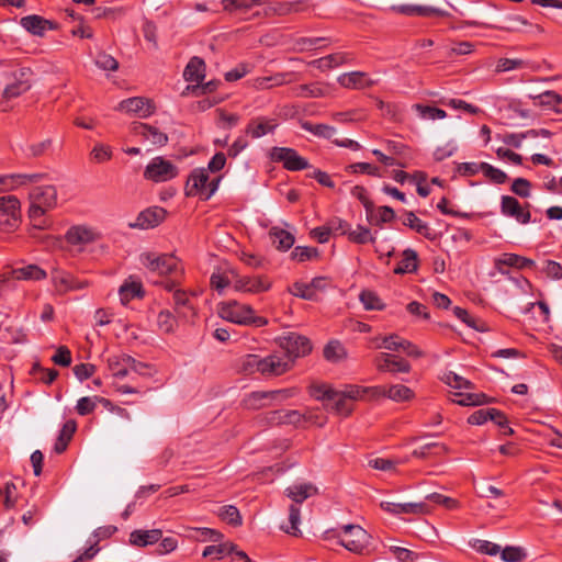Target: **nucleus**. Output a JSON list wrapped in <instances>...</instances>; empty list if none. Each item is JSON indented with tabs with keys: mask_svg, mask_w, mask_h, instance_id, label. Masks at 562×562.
<instances>
[{
	"mask_svg": "<svg viewBox=\"0 0 562 562\" xmlns=\"http://www.w3.org/2000/svg\"><path fill=\"white\" fill-rule=\"evenodd\" d=\"M29 217L35 228L45 229L46 220L44 215L57 204V191L54 186H36L30 193Z\"/></svg>",
	"mask_w": 562,
	"mask_h": 562,
	"instance_id": "1",
	"label": "nucleus"
},
{
	"mask_svg": "<svg viewBox=\"0 0 562 562\" xmlns=\"http://www.w3.org/2000/svg\"><path fill=\"white\" fill-rule=\"evenodd\" d=\"M217 313L223 319L239 325H255L260 327L267 324L266 318L254 315V310L249 305L240 304L237 301L221 303Z\"/></svg>",
	"mask_w": 562,
	"mask_h": 562,
	"instance_id": "2",
	"label": "nucleus"
},
{
	"mask_svg": "<svg viewBox=\"0 0 562 562\" xmlns=\"http://www.w3.org/2000/svg\"><path fill=\"white\" fill-rule=\"evenodd\" d=\"M140 263L159 276L178 277L183 272L178 258L169 254L144 252L139 256Z\"/></svg>",
	"mask_w": 562,
	"mask_h": 562,
	"instance_id": "3",
	"label": "nucleus"
},
{
	"mask_svg": "<svg viewBox=\"0 0 562 562\" xmlns=\"http://www.w3.org/2000/svg\"><path fill=\"white\" fill-rule=\"evenodd\" d=\"M277 342L281 349L285 351L286 359L293 364L299 357L307 355L311 349L310 340L295 333H284L277 338Z\"/></svg>",
	"mask_w": 562,
	"mask_h": 562,
	"instance_id": "4",
	"label": "nucleus"
},
{
	"mask_svg": "<svg viewBox=\"0 0 562 562\" xmlns=\"http://www.w3.org/2000/svg\"><path fill=\"white\" fill-rule=\"evenodd\" d=\"M220 177L210 180L207 169L201 168L192 171L188 181V194H201L203 200H209L217 190Z\"/></svg>",
	"mask_w": 562,
	"mask_h": 562,
	"instance_id": "5",
	"label": "nucleus"
},
{
	"mask_svg": "<svg viewBox=\"0 0 562 562\" xmlns=\"http://www.w3.org/2000/svg\"><path fill=\"white\" fill-rule=\"evenodd\" d=\"M178 175L177 167L164 157H155L144 171V177L155 182H165Z\"/></svg>",
	"mask_w": 562,
	"mask_h": 562,
	"instance_id": "6",
	"label": "nucleus"
},
{
	"mask_svg": "<svg viewBox=\"0 0 562 562\" xmlns=\"http://www.w3.org/2000/svg\"><path fill=\"white\" fill-rule=\"evenodd\" d=\"M344 538L339 543L355 553H362L371 536L358 525H346L342 528Z\"/></svg>",
	"mask_w": 562,
	"mask_h": 562,
	"instance_id": "7",
	"label": "nucleus"
},
{
	"mask_svg": "<svg viewBox=\"0 0 562 562\" xmlns=\"http://www.w3.org/2000/svg\"><path fill=\"white\" fill-rule=\"evenodd\" d=\"M183 76L184 80L188 82V86L182 92L183 95L190 93L201 95L216 89V81L213 79L206 80L205 72H183Z\"/></svg>",
	"mask_w": 562,
	"mask_h": 562,
	"instance_id": "8",
	"label": "nucleus"
},
{
	"mask_svg": "<svg viewBox=\"0 0 562 562\" xmlns=\"http://www.w3.org/2000/svg\"><path fill=\"white\" fill-rule=\"evenodd\" d=\"M155 109L151 100L142 97L128 98L121 101L116 106L119 111L134 114L142 119L149 117L155 112Z\"/></svg>",
	"mask_w": 562,
	"mask_h": 562,
	"instance_id": "9",
	"label": "nucleus"
},
{
	"mask_svg": "<svg viewBox=\"0 0 562 562\" xmlns=\"http://www.w3.org/2000/svg\"><path fill=\"white\" fill-rule=\"evenodd\" d=\"M271 157L276 161L283 162L284 167L289 170L296 171L308 167L307 160L292 148L274 147L271 151Z\"/></svg>",
	"mask_w": 562,
	"mask_h": 562,
	"instance_id": "10",
	"label": "nucleus"
},
{
	"mask_svg": "<svg viewBox=\"0 0 562 562\" xmlns=\"http://www.w3.org/2000/svg\"><path fill=\"white\" fill-rule=\"evenodd\" d=\"M20 201L14 195L0 198V225L12 227L19 218Z\"/></svg>",
	"mask_w": 562,
	"mask_h": 562,
	"instance_id": "11",
	"label": "nucleus"
},
{
	"mask_svg": "<svg viewBox=\"0 0 562 562\" xmlns=\"http://www.w3.org/2000/svg\"><path fill=\"white\" fill-rule=\"evenodd\" d=\"M317 400L326 401L337 414L342 416H348L353 409L351 401L341 391L334 389L325 390L323 396H317Z\"/></svg>",
	"mask_w": 562,
	"mask_h": 562,
	"instance_id": "12",
	"label": "nucleus"
},
{
	"mask_svg": "<svg viewBox=\"0 0 562 562\" xmlns=\"http://www.w3.org/2000/svg\"><path fill=\"white\" fill-rule=\"evenodd\" d=\"M372 397H387L394 402H405L414 397V392L402 384L386 386H372Z\"/></svg>",
	"mask_w": 562,
	"mask_h": 562,
	"instance_id": "13",
	"label": "nucleus"
},
{
	"mask_svg": "<svg viewBox=\"0 0 562 562\" xmlns=\"http://www.w3.org/2000/svg\"><path fill=\"white\" fill-rule=\"evenodd\" d=\"M376 369L381 372H403L407 373L411 370V366L404 359L397 358L391 353L381 352L374 359Z\"/></svg>",
	"mask_w": 562,
	"mask_h": 562,
	"instance_id": "14",
	"label": "nucleus"
},
{
	"mask_svg": "<svg viewBox=\"0 0 562 562\" xmlns=\"http://www.w3.org/2000/svg\"><path fill=\"white\" fill-rule=\"evenodd\" d=\"M327 286L326 279L323 277L314 278L310 283L295 282L291 293L304 300L315 301L316 293L324 291Z\"/></svg>",
	"mask_w": 562,
	"mask_h": 562,
	"instance_id": "15",
	"label": "nucleus"
},
{
	"mask_svg": "<svg viewBox=\"0 0 562 562\" xmlns=\"http://www.w3.org/2000/svg\"><path fill=\"white\" fill-rule=\"evenodd\" d=\"M295 393L296 391L294 389H283L269 392H254L248 395L246 400V405L250 408L256 409L262 406L261 401L265 398H271L281 402L285 398L294 396Z\"/></svg>",
	"mask_w": 562,
	"mask_h": 562,
	"instance_id": "16",
	"label": "nucleus"
},
{
	"mask_svg": "<svg viewBox=\"0 0 562 562\" xmlns=\"http://www.w3.org/2000/svg\"><path fill=\"white\" fill-rule=\"evenodd\" d=\"M396 12L408 15V16H449L450 13L448 11L430 7V5H416V4H401L393 8Z\"/></svg>",
	"mask_w": 562,
	"mask_h": 562,
	"instance_id": "17",
	"label": "nucleus"
},
{
	"mask_svg": "<svg viewBox=\"0 0 562 562\" xmlns=\"http://www.w3.org/2000/svg\"><path fill=\"white\" fill-rule=\"evenodd\" d=\"M501 210L503 215L514 217L517 222L526 224L530 221V213L513 196L503 195Z\"/></svg>",
	"mask_w": 562,
	"mask_h": 562,
	"instance_id": "18",
	"label": "nucleus"
},
{
	"mask_svg": "<svg viewBox=\"0 0 562 562\" xmlns=\"http://www.w3.org/2000/svg\"><path fill=\"white\" fill-rule=\"evenodd\" d=\"M166 215V211L161 207H150L137 216L135 223L131 224V227L134 228H140V229H148L157 226Z\"/></svg>",
	"mask_w": 562,
	"mask_h": 562,
	"instance_id": "19",
	"label": "nucleus"
},
{
	"mask_svg": "<svg viewBox=\"0 0 562 562\" xmlns=\"http://www.w3.org/2000/svg\"><path fill=\"white\" fill-rule=\"evenodd\" d=\"M20 24L23 29H25L29 33L43 36L44 32L48 30L56 29V24L53 21L46 20L41 15L32 14L23 16L20 20Z\"/></svg>",
	"mask_w": 562,
	"mask_h": 562,
	"instance_id": "20",
	"label": "nucleus"
},
{
	"mask_svg": "<svg viewBox=\"0 0 562 562\" xmlns=\"http://www.w3.org/2000/svg\"><path fill=\"white\" fill-rule=\"evenodd\" d=\"M261 364V374L263 375H280L290 370L292 367L288 359H282L277 355H270L262 358Z\"/></svg>",
	"mask_w": 562,
	"mask_h": 562,
	"instance_id": "21",
	"label": "nucleus"
},
{
	"mask_svg": "<svg viewBox=\"0 0 562 562\" xmlns=\"http://www.w3.org/2000/svg\"><path fill=\"white\" fill-rule=\"evenodd\" d=\"M234 288L237 291L259 293L269 290L270 283L261 277H237Z\"/></svg>",
	"mask_w": 562,
	"mask_h": 562,
	"instance_id": "22",
	"label": "nucleus"
},
{
	"mask_svg": "<svg viewBox=\"0 0 562 562\" xmlns=\"http://www.w3.org/2000/svg\"><path fill=\"white\" fill-rule=\"evenodd\" d=\"M336 81L342 87L352 89H363L374 82L367 72H342L337 76Z\"/></svg>",
	"mask_w": 562,
	"mask_h": 562,
	"instance_id": "23",
	"label": "nucleus"
},
{
	"mask_svg": "<svg viewBox=\"0 0 562 562\" xmlns=\"http://www.w3.org/2000/svg\"><path fill=\"white\" fill-rule=\"evenodd\" d=\"M164 286L167 291L172 292V299L178 314L181 317H187V313L184 310H193L187 293L180 289H177L176 280L165 282Z\"/></svg>",
	"mask_w": 562,
	"mask_h": 562,
	"instance_id": "24",
	"label": "nucleus"
},
{
	"mask_svg": "<svg viewBox=\"0 0 562 562\" xmlns=\"http://www.w3.org/2000/svg\"><path fill=\"white\" fill-rule=\"evenodd\" d=\"M307 65L310 67L317 68L318 70H329L341 66H348L349 57L344 53H335L318 59H314Z\"/></svg>",
	"mask_w": 562,
	"mask_h": 562,
	"instance_id": "25",
	"label": "nucleus"
},
{
	"mask_svg": "<svg viewBox=\"0 0 562 562\" xmlns=\"http://www.w3.org/2000/svg\"><path fill=\"white\" fill-rule=\"evenodd\" d=\"M133 131L154 145H165L168 142V136L165 133L145 123H134Z\"/></svg>",
	"mask_w": 562,
	"mask_h": 562,
	"instance_id": "26",
	"label": "nucleus"
},
{
	"mask_svg": "<svg viewBox=\"0 0 562 562\" xmlns=\"http://www.w3.org/2000/svg\"><path fill=\"white\" fill-rule=\"evenodd\" d=\"M161 539L160 529L134 530L130 535V544L135 547H147L157 543Z\"/></svg>",
	"mask_w": 562,
	"mask_h": 562,
	"instance_id": "27",
	"label": "nucleus"
},
{
	"mask_svg": "<svg viewBox=\"0 0 562 562\" xmlns=\"http://www.w3.org/2000/svg\"><path fill=\"white\" fill-rule=\"evenodd\" d=\"M95 233L87 226H72L66 234V239L71 245H87L95 239Z\"/></svg>",
	"mask_w": 562,
	"mask_h": 562,
	"instance_id": "28",
	"label": "nucleus"
},
{
	"mask_svg": "<svg viewBox=\"0 0 562 562\" xmlns=\"http://www.w3.org/2000/svg\"><path fill=\"white\" fill-rule=\"evenodd\" d=\"M108 362L110 370H115L116 367L125 366L127 374L130 373V371H133L137 374H145V369L147 368V364L136 361L128 355H122L121 357L110 358Z\"/></svg>",
	"mask_w": 562,
	"mask_h": 562,
	"instance_id": "29",
	"label": "nucleus"
},
{
	"mask_svg": "<svg viewBox=\"0 0 562 562\" xmlns=\"http://www.w3.org/2000/svg\"><path fill=\"white\" fill-rule=\"evenodd\" d=\"M495 265L498 271L502 273H504L502 268L503 266L516 267L519 269L536 267V262L532 259L521 257L515 254L503 255L501 258L496 259Z\"/></svg>",
	"mask_w": 562,
	"mask_h": 562,
	"instance_id": "30",
	"label": "nucleus"
},
{
	"mask_svg": "<svg viewBox=\"0 0 562 562\" xmlns=\"http://www.w3.org/2000/svg\"><path fill=\"white\" fill-rule=\"evenodd\" d=\"M318 490L311 483L293 484L285 490V494L295 503H302L306 498L317 494Z\"/></svg>",
	"mask_w": 562,
	"mask_h": 562,
	"instance_id": "31",
	"label": "nucleus"
},
{
	"mask_svg": "<svg viewBox=\"0 0 562 562\" xmlns=\"http://www.w3.org/2000/svg\"><path fill=\"white\" fill-rule=\"evenodd\" d=\"M364 207L367 210V218L372 225L381 226L383 223L392 221L395 216L393 209L390 206H381L375 212L372 203L364 202Z\"/></svg>",
	"mask_w": 562,
	"mask_h": 562,
	"instance_id": "32",
	"label": "nucleus"
},
{
	"mask_svg": "<svg viewBox=\"0 0 562 562\" xmlns=\"http://www.w3.org/2000/svg\"><path fill=\"white\" fill-rule=\"evenodd\" d=\"M269 236L276 248L281 251H286L294 244L293 235L278 226L270 228Z\"/></svg>",
	"mask_w": 562,
	"mask_h": 562,
	"instance_id": "33",
	"label": "nucleus"
},
{
	"mask_svg": "<svg viewBox=\"0 0 562 562\" xmlns=\"http://www.w3.org/2000/svg\"><path fill=\"white\" fill-rule=\"evenodd\" d=\"M11 273L18 280H41L46 277V272L35 265L13 269Z\"/></svg>",
	"mask_w": 562,
	"mask_h": 562,
	"instance_id": "34",
	"label": "nucleus"
},
{
	"mask_svg": "<svg viewBox=\"0 0 562 562\" xmlns=\"http://www.w3.org/2000/svg\"><path fill=\"white\" fill-rule=\"evenodd\" d=\"M75 430L76 423L74 420H68L64 424L54 446V450L56 453H61L66 450L68 442L70 441Z\"/></svg>",
	"mask_w": 562,
	"mask_h": 562,
	"instance_id": "35",
	"label": "nucleus"
},
{
	"mask_svg": "<svg viewBox=\"0 0 562 562\" xmlns=\"http://www.w3.org/2000/svg\"><path fill=\"white\" fill-rule=\"evenodd\" d=\"M122 304L126 305L134 297L142 296V284L135 281H126L119 289Z\"/></svg>",
	"mask_w": 562,
	"mask_h": 562,
	"instance_id": "36",
	"label": "nucleus"
},
{
	"mask_svg": "<svg viewBox=\"0 0 562 562\" xmlns=\"http://www.w3.org/2000/svg\"><path fill=\"white\" fill-rule=\"evenodd\" d=\"M417 268V252L413 249H406L403 251V259L398 266L394 269L397 274L406 272H413Z\"/></svg>",
	"mask_w": 562,
	"mask_h": 562,
	"instance_id": "37",
	"label": "nucleus"
},
{
	"mask_svg": "<svg viewBox=\"0 0 562 562\" xmlns=\"http://www.w3.org/2000/svg\"><path fill=\"white\" fill-rule=\"evenodd\" d=\"M402 222L405 226H408L425 237L430 238L431 233L428 225L419 220L413 212H406Z\"/></svg>",
	"mask_w": 562,
	"mask_h": 562,
	"instance_id": "38",
	"label": "nucleus"
},
{
	"mask_svg": "<svg viewBox=\"0 0 562 562\" xmlns=\"http://www.w3.org/2000/svg\"><path fill=\"white\" fill-rule=\"evenodd\" d=\"M347 353L344 346L338 341H330L324 348V357L326 360L337 363L346 358Z\"/></svg>",
	"mask_w": 562,
	"mask_h": 562,
	"instance_id": "39",
	"label": "nucleus"
},
{
	"mask_svg": "<svg viewBox=\"0 0 562 562\" xmlns=\"http://www.w3.org/2000/svg\"><path fill=\"white\" fill-rule=\"evenodd\" d=\"M302 127L316 136L324 137L327 139H335L334 137L337 134L336 128L326 124H312L310 122H304L302 124Z\"/></svg>",
	"mask_w": 562,
	"mask_h": 562,
	"instance_id": "40",
	"label": "nucleus"
},
{
	"mask_svg": "<svg viewBox=\"0 0 562 562\" xmlns=\"http://www.w3.org/2000/svg\"><path fill=\"white\" fill-rule=\"evenodd\" d=\"M262 358L257 355H246L240 359L239 369L247 374L261 373Z\"/></svg>",
	"mask_w": 562,
	"mask_h": 562,
	"instance_id": "41",
	"label": "nucleus"
},
{
	"mask_svg": "<svg viewBox=\"0 0 562 562\" xmlns=\"http://www.w3.org/2000/svg\"><path fill=\"white\" fill-rule=\"evenodd\" d=\"M470 547L480 553L487 555H496L501 552V547L487 540L472 539L469 542Z\"/></svg>",
	"mask_w": 562,
	"mask_h": 562,
	"instance_id": "42",
	"label": "nucleus"
},
{
	"mask_svg": "<svg viewBox=\"0 0 562 562\" xmlns=\"http://www.w3.org/2000/svg\"><path fill=\"white\" fill-rule=\"evenodd\" d=\"M218 516L222 520L233 526H239L241 524V516L239 510L233 505L221 507L218 510Z\"/></svg>",
	"mask_w": 562,
	"mask_h": 562,
	"instance_id": "43",
	"label": "nucleus"
},
{
	"mask_svg": "<svg viewBox=\"0 0 562 562\" xmlns=\"http://www.w3.org/2000/svg\"><path fill=\"white\" fill-rule=\"evenodd\" d=\"M234 551H235V544L226 542V543H222L218 546H207L203 550L202 555L204 558L214 555V557L221 559L224 555H228V554L233 553Z\"/></svg>",
	"mask_w": 562,
	"mask_h": 562,
	"instance_id": "44",
	"label": "nucleus"
},
{
	"mask_svg": "<svg viewBox=\"0 0 562 562\" xmlns=\"http://www.w3.org/2000/svg\"><path fill=\"white\" fill-rule=\"evenodd\" d=\"M262 0H223V8L227 12L237 10H248L254 5L260 4Z\"/></svg>",
	"mask_w": 562,
	"mask_h": 562,
	"instance_id": "45",
	"label": "nucleus"
},
{
	"mask_svg": "<svg viewBox=\"0 0 562 562\" xmlns=\"http://www.w3.org/2000/svg\"><path fill=\"white\" fill-rule=\"evenodd\" d=\"M24 76V72H21V77L16 79V81L12 85H9L3 92V95L5 98H15L20 95L21 93L25 92L30 89L31 85L27 80L22 79Z\"/></svg>",
	"mask_w": 562,
	"mask_h": 562,
	"instance_id": "46",
	"label": "nucleus"
},
{
	"mask_svg": "<svg viewBox=\"0 0 562 562\" xmlns=\"http://www.w3.org/2000/svg\"><path fill=\"white\" fill-rule=\"evenodd\" d=\"M289 522L290 525L286 527H282V529L292 536H299L301 535V531L299 529V525L301 521V515L300 509L295 505H291L289 508Z\"/></svg>",
	"mask_w": 562,
	"mask_h": 562,
	"instance_id": "47",
	"label": "nucleus"
},
{
	"mask_svg": "<svg viewBox=\"0 0 562 562\" xmlns=\"http://www.w3.org/2000/svg\"><path fill=\"white\" fill-rule=\"evenodd\" d=\"M348 236L350 240L357 244L373 243L375 240L370 229L364 226H358L356 229L352 231L349 229Z\"/></svg>",
	"mask_w": 562,
	"mask_h": 562,
	"instance_id": "48",
	"label": "nucleus"
},
{
	"mask_svg": "<svg viewBox=\"0 0 562 562\" xmlns=\"http://www.w3.org/2000/svg\"><path fill=\"white\" fill-rule=\"evenodd\" d=\"M501 557L505 562H521L527 554L520 547H506L501 551Z\"/></svg>",
	"mask_w": 562,
	"mask_h": 562,
	"instance_id": "49",
	"label": "nucleus"
},
{
	"mask_svg": "<svg viewBox=\"0 0 562 562\" xmlns=\"http://www.w3.org/2000/svg\"><path fill=\"white\" fill-rule=\"evenodd\" d=\"M414 108L419 113V116L424 120H438L445 119L447 116V113L438 108L425 106L422 104H416Z\"/></svg>",
	"mask_w": 562,
	"mask_h": 562,
	"instance_id": "50",
	"label": "nucleus"
},
{
	"mask_svg": "<svg viewBox=\"0 0 562 562\" xmlns=\"http://www.w3.org/2000/svg\"><path fill=\"white\" fill-rule=\"evenodd\" d=\"M94 63L100 70H117L119 68L117 60L104 52L97 54Z\"/></svg>",
	"mask_w": 562,
	"mask_h": 562,
	"instance_id": "51",
	"label": "nucleus"
},
{
	"mask_svg": "<svg viewBox=\"0 0 562 562\" xmlns=\"http://www.w3.org/2000/svg\"><path fill=\"white\" fill-rule=\"evenodd\" d=\"M175 316L167 310L161 311L157 317V326L164 333H172L176 326Z\"/></svg>",
	"mask_w": 562,
	"mask_h": 562,
	"instance_id": "52",
	"label": "nucleus"
},
{
	"mask_svg": "<svg viewBox=\"0 0 562 562\" xmlns=\"http://www.w3.org/2000/svg\"><path fill=\"white\" fill-rule=\"evenodd\" d=\"M360 301L366 310H383L384 307L380 297L372 291H362L360 293Z\"/></svg>",
	"mask_w": 562,
	"mask_h": 562,
	"instance_id": "53",
	"label": "nucleus"
},
{
	"mask_svg": "<svg viewBox=\"0 0 562 562\" xmlns=\"http://www.w3.org/2000/svg\"><path fill=\"white\" fill-rule=\"evenodd\" d=\"M344 395L351 401V404L358 400H362L366 395H370L372 397V386L371 387H359L356 385H350L346 387V390L341 391Z\"/></svg>",
	"mask_w": 562,
	"mask_h": 562,
	"instance_id": "54",
	"label": "nucleus"
},
{
	"mask_svg": "<svg viewBox=\"0 0 562 562\" xmlns=\"http://www.w3.org/2000/svg\"><path fill=\"white\" fill-rule=\"evenodd\" d=\"M460 396V400L454 402L461 406H477L488 402V398L484 394H456Z\"/></svg>",
	"mask_w": 562,
	"mask_h": 562,
	"instance_id": "55",
	"label": "nucleus"
},
{
	"mask_svg": "<svg viewBox=\"0 0 562 562\" xmlns=\"http://www.w3.org/2000/svg\"><path fill=\"white\" fill-rule=\"evenodd\" d=\"M53 282L59 293H66L69 291V284L72 282V276L70 273L56 270L53 273Z\"/></svg>",
	"mask_w": 562,
	"mask_h": 562,
	"instance_id": "56",
	"label": "nucleus"
},
{
	"mask_svg": "<svg viewBox=\"0 0 562 562\" xmlns=\"http://www.w3.org/2000/svg\"><path fill=\"white\" fill-rule=\"evenodd\" d=\"M401 514H429L431 508L425 502L419 503H402L400 506Z\"/></svg>",
	"mask_w": 562,
	"mask_h": 562,
	"instance_id": "57",
	"label": "nucleus"
},
{
	"mask_svg": "<svg viewBox=\"0 0 562 562\" xmlns=\"http://www.w3.org/2000/svg\"><path fill=\"white\" fill-rule=\"evenodd\" d=\"M528 61L522 59L502 58L498 60L495 70H515L517 68H532Z\"/></svg>",
	"mask_w": 562,
	"mask_h": 562,
	"instance_id": "58",
	"label": "nucleus"
},
{
	"mask_svg": "<svg viewBox=\"0 0 562 562\" xmlns=\"http://www.w3.org/2000/svg\"><path fill=\"white\" fill-rule=\"evenodd\" d=\"M539 105L555 109V106L562 101L561 95L553 91H544L535 97Z\"/></svg>",
	"mask_w": 562,
	"mask_h": 562,
	"instance_id": "59",
	"label": "nucleus"
},
{
	"mask_svg": "<svg viewBox=\"0 0 562 562\" xmlns=\"http://www.w3.org/2000/svg\"><path fill=\"white\" fill-rule=\"evenodd\" d=\"M493 415H494V417L496 415H498V409H496V408L479 409V411L474 412L472 415H470V417L468 418V422L472 425H482L486 420H488V418H493Z\"/></svg>",
	"mask_w": 562,
	"mask_h": 562,
	"instance_id": "60",
	"label": "nucleus"
},
{
	"mask_svg": "<svg viewBox=\"0 0 562 562\" xmlns=\"http://www.w3.org/2000/svg\"><path fill=\"white\" fill-rule=\"evenodd\" d=\"M373 341L376 344L378 348L400 350L402 339L397 335L392 334L382 338H375Z\"/></svg>",
	"mask_w": 562,
	"mask_h": 562,
	"instance_id": "61",
	"label": "nucleus"
},
{
	"mask_svg": "<svg viewBox=\"0 0 562 562\" xmlns=\"http://www.w3.org/2000/svg\"><path fill=\"white\" fill-rule=\"evenodd\" d=\"M285 80L284 72H278L276 76L259 77L255 80V85L259 89H267L281 85Z\"/></svg>",
	"mask_w": 562,
	"mask_h": 562,
	"instance_id": "62",
	"label": "nucleus"
},
{
	"mask_svg": "<svg viewBox=\"0 0 562 562\" xmlns=\"http://www.w3.org/2000/svg\"><path fill=\"white\" fill-rule=\"evenodd\" d=\"M542 271L552 280L562 279V265L557 261L546 260L543 262Z\"/></svg>",
	"mask_w": 562,
	"mask_h": 562,
	"instance_id": "63",
	"label": "nucleus"
},
{
	"mask_svg": "<svg viewBox=\"0 0 562 562\" xmlns=\"http://www.w3.org/2000/svg\"><path fill=\"white\" fill-rule=\"evenodd\" d=\"M483 173L485 177H487L491 181L495 183H504L507 179V176L504 171L494 168L487 162H485L483 166Z\"/></svg>",
	"mask_w": 562,
	"mask_h": 562,
	"instance_id": "64",
	"label": "nucleus"
}]
</instances>
